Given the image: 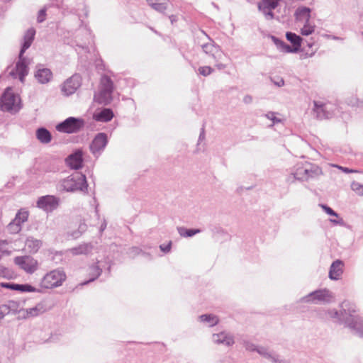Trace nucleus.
I'll return each mask as SVG.
<instances>
[{
    "label": "nucleus",
    "mask_w": 363,
    "mask_h": 363,
    "mask_svg": "<svg viewBox=\"0 0 363 363\" xmlns=\"http://www.w3.org/2000/svg\"><path fill=\"white\" fill-rule=\"evenodd\" d=\"M340 307V311L330 309L325 311L326 318L344 323L354 335L362 337L363 318L358 313L356 305L350 301H344Z\"/></svg>",
    "instance_id": "obj_1"
},
{
    "label": "nucleus",
    "mask_w": 363,
    "mask_h": 363,
    "mask_svg": "<svg viewBox=\"0 0 363 363\" xmlns=\"http://www.w3.org/2000/svg\"><path fill=\"white\" fill-rule=\"evenodd\" d=\"M57 189L60 192L82 191L88 193V184L86 176L80 172H75L61 179L57 184Z\"/></svg>",
    "instance_id": "obj_2"
},
{
    "label": "nucleus",
    "mask_w": 363,
    "mask_h": 363,
    "mask_svg": "<svg viewBox=\"0 0 363 363\" xmlns=\"http://www.w3.org/2000/svg\"><path fill=\"white\" fill-rule=\"evenodd\" d=\"M113 91V82L111 79L104 75L101 79L99 91L98 94H94L96 102L103 105L111 104L113 100L112 94Z\"/></svg>",
    "instance_id": "obj_3"
},
{
    "label": "nucleus",
    "mask_w": 363,
    "mask_h": 363,
    "mask_svg": "<svg viewBox=\"0 0 363 363\" xmlns=\"http://www.w3.org/2000/svg\"><path fill=\"white\" fill-rule=\"evenodd\" d=\"M0 106L2 111L10 113H16L21 109L20 97L13 92L12 88L5 89L0 99Z\"/></svg>",
    "instance_id": "obj_4"
},
{
    "label": "nucleus",
    "mask_w": 363,
    "mask_h": 363,
    "mask_svg": "<svg viewBox=\"0 0 363 363\" xmlns=\"http://www.w3.org/2000/svg\"><path fill=\"white\" fill-rule=\"evenodd\" d=\"M66 274L61 269H56L47 273L41 279L40 286L45 289L56 288L66 279Z\"/></svg>",
    "instance_id": "obj_5"
},
{
    "label": "nucleus",
    "mask_w": 363,
    "mask_h": 363,
    "mask_svg": "<svg viewBox=\"0 0 363 363\" xmlns=\"http://www.w3.org/2000/svg\"><path fill=\"white\" fill-rule=\"evenodd\" d=\"M333 298L334 295L332 291L327 289H321L309 293L301 300L304 303L318 304L330 303Z\"/></svg>",
    "instance_id": "obj_6"
},
{
    "label": "nucleus",
    "mask_w": 363,
    "mask_h": 363,
    "mask_svg": "<svg viewBox=\"0 0 363 363\" xmlns=\"http://www.w3.org/2000/svg\"><path fill=\"white\" fill-rule=\"evenodd\" d=\"M84 119L75 117H69L56 125V130L60 133H76L84 126Z\"/></svg>",
    "instance_id": "obj_7"
},
{
    "label": "nucleus",
    "mask_w": 363,
    "mask_h": 363,
    "mask_svg": "<svg viewBox=\"0 0 363 363\" xmlns=\"http://www.w3.org/2000/svg\"><path fill=\"white\" fill-rule=\"evenodd\" d=\"M30 60L25 57L24 55L18 54V59L16 63L15 67L11 70L9 74L14 79H18L21 82L23 83L26 77L28 74V65Z\"/></svg>",
    "instance_id": "obj_8"
},
{
    "label": "nucleus",
    "mask_w": 363,
    "mask_h": 363,
    "mask_svg": "<svg viewBox=\"0 0 363 363\" xmlns=\"http://www.w3.org/2000/svg\"><path fill=\"white\" fill-rule=\"evenodd\" d=\"M313 112L318 119L323 120L332 118L335 114L337 107L331 103H323L314 101Z\"/></svg>",
    "instance_id": "obj_9"
},
{
    "label": "nucleus",
    "mask_w": 363,
    "mask_h": 363,
    "mask_svg": "<svg viewBox=\"0 0 363 363\" xmlns=\"http://www.w3.org/2000/svg\"><path fill=\"white\" fill-rule=\"evenodd\" d=\"M108 142L106 133H97L89 145V149L92 155L96 158L99 157L104 152Z\"/></svg>",
    "instance_id": "obj_10"
},
{
    "label": "nucleus",
    "mask_w": 363,
    "mask_h": 363,
    "mask_svg": "<svg viewBox=\"0 0 363 363\" xmlns=\"http://www.w3.org/2000/svg\"><path fill=\"white\" fill-rule=\"evenodd\" d=\"M14 263L28 274L34 273L38 267V261L30 256L16 257Z\"/></svg>",
    "instance_id": "obj_11"
},
{
    "label": "nucleus",
    "mask_w": 363,
    "mask_h": 363,
    "mask_svg": "<svg viewBox=\"0 0 363 363\" xmlns=\"http://www.w3.org/2000/svg\"><path fill=\"white\" fill-rule=\"evenodd\" d=\"M81 84V76L78 74H74L62 84L61 91L65 96H68L75 93Z\"/></svg>",
    "instance_id": "obj_12"
},
{
    "label": "nucleus",
    "mask_w": 363,
    "mask_h": 363,
    "mask_svg": "<svg viewBox=\"0 0 363 363\" xmlns=\"http://www.w3.org/2000/svg\"><path fill=\"white\" fill-rule=\"evenodd\" d=\"M281 0H260L257 4V8L267 20H272L274 18L273 10L275 9Z\"/></svg>",
    "instance_id": "obj_13"
},
{
    "label": "nucleus",
    "mask_w": 363,
    "mask_h": 363,
    "mask_svg": "<svg viewBox=\"0 0 363 363\" xmlns=\"http://www.w3.org/2000/svg\"><path fill=\"white\" fill-rule=\"evenodd\" d=\"M59 202V198L52 195H46L38 199L37 206L45 211L51 212L57 208Z\"/></svg>",
    "instance_id": "obj_14"
},
{
    "label": "nucleus",
    "mask_w": 363,
    "mask_h": 363,
    "mask_svg": "<svg viewBox=\"0 0 363 363\" xmlns=\"http://www.w3.org/2000/svg\"><path fill=\"white\" fill-rule=\"evenodd\" d=\"M35 78L38 82L41 84H48L52 79V72L50 69L45 68L41 65H38L36 66Z\"/></svg>",
    "instance_id": "obj_15"
},
{
    "label": "nucleus",
    "mask_w": 363,
    "mask_h": 363,
    "mask_svg": "<svg viewBox=\"0 0 363 363\" xmlns=\"http://www.w3.org/2000/svg\"><path fill=\"white\" fill-rule=\"evenodd\" d=\"M212 340L216 344L227 347L232 346L235 343L233 335L225 331L213 334Z\"/></svg>",
    "instance_id": "obj_16"
},
{
    "label": "nucleus",
    "mask_w": 363,
    "mask_h": 363,
    "mask_svg": "<svg viewBox=\"0 0 363 363\" xmlns=\"http://www.w3.org/2000/svg\"><path fill=\"white\" fill-rule=\"evenodd\" d=\"M66 162L72 169H79L83 164V152L81 150H77L72 154L69 155L66 159Z\"/></svg>",
    "instance_id": "obj_17"
},
{
    "label": "nucleus",
    "mask_w": 363,
    "mask_h": 363,
    "mask_svg": "<svg viewBox=\"0 0 363 363\" xmlns=\"http://www.w3.org/2000/svg\"><path fill=\"white\" fill-rule=\"evenodd\" d=\"M104 267V262L101 261H98L97 262L90 265L88 269V274L90 278L87 281L82 283V285H86L96 279L101 274Z\"/></svg>",
    "instance_id": "obj_18"
},
{
    "label": "nucleus",
    "mask_w": 363,
    "mask_h": 363,
    "mask_svg": "<svg viewBox=\"0 0 363 363\" xmlns=\"http://www.w3.org/2000/svg\"><path fill=\"white\" fill-rule=\"evenodd\" d=\"M202 50L204 53L211 57L213 59L220 58L222 52L220 47L214 43L213 41H210L201 45Z\"/></svg>",
    "instance_id": "obj_19"
},
{
    "label": "nucleus",
    "mask_w": 363,
    "mask_h": 363,
    "mask_svg": "<svg viewBox=\"0 0 363 363\" xmlns=\"http://www.w3.org/2000/svg\"><path fill=\"white\" fill-rule=\"evenodd\" d=\"M305 172L304 180L313 179L322 174V169L315 164L306 162V167L303 169Z\"/></svg>",
    "instance_id": "obj_20"
},
{
    "label": "nucleus",
    "mask_w": 363,
    "mask_h": 363,
    "mask_svg": "<svg viewBox=\"0 0 363 363\" xmlns=\"http://www.w3.org/2000/svg\"><path fill=\"white\" fill-rule=\"evenodd\" d=\"M35 35V30L33 28L28 29L23 35V43L19 54L24 55L25 52L30 47Z\"/></svg>",
    "instance_id": "obj_21"
},
{
    "label": "nucleus",
    "mask_w": 363,
    "mask_h": 363,
    "mask_svg": "<svg viewBox=\"0 0 363 363\" xmlns=\"http://www.w3.org/2000/svg\"><path fill=\"white\" fill-rule=\"evenodd\" d=\"M344 263L342 260L334 261L329 270V278L332 280H338L343 273Z\"/></svg>",
    "instance_id": "obj_22"
},
{
    "label": "nucleus",
    "mask_w": 363,
    "mask_h": 363,
    "mask_svg": "<svg viewBox=\"0 0 363 363\" xmlns=\"http://www.w3.org/2000/svg\"><path fill=\"white\" fill-rule=\"evenodd\" d=\"M306 167V162L305 163H303V162H299V163H297L291 173V175L289 176V177L287 178V181L289 182H293L294 180H301V181H304V177H305V172H303V169H305Z\"/></svg>",
    "instance_id": "obj_23"
},
{
    "label": "nucleus",
    "mask_w": 363,
    "mask_h": 363,
    "mask_svg": "<svg viewBox=\"0 0 363 363\" xmlns=\"http://www.w3.org/2000/svg\"><path fill=\"white\" fill-rule=\"evenodd\" d=\"M114 114L111 108H104L94 114V119L99 122H108L113 118Z\"/></svg>",
    "instance_id": "obj_24"
},
{
    "label": "nucleus",
    "mask_w": 363,
    "mask_h": 363,
    "mask_svg": "<svg viewBox=\"0 0 363 363\" xmlns=\"http://www.w3.org/2000/svg\"><path fill=\"white\" fill-rule=\"evenodd\" d=\"M311 9L306 6H299L296 9L294 16L296 21H308L311 19Z\"/></svg>",
    "instance_id": "obj_25"
},
{
    "label": "nucleus",
    "mask_w": 363,
    "mask_h": 363,
    "mask_svg": "<svg viewBox=\"0 0 363 363\" xmlns=\"http://www.w3.org/2000/svg\"><path fill=\"white\" fill-rule=\"evenodd\" d=\"M36 138L41 143L44 144L49 143L52 140V135L50 132L43 127L37 129Z\"/></svg>",
    "instance_id": "obj_26"
},
{
    "label": "nucleus",
    "mask_w": 363,
    "mask_h": 363,
    "mask_svg": "<svg viewBox=\"0 0 363 363\" xmlns=\"http://www.w3.org/2000/svg\"><path fill=\"white\" fill-rule=\"evenodd\" d=\"M93 249L91 243H83L77 247L70 249V252L74 255H87Z\"/></svg>",
    "instance_id": "obj_27"
},
{
    "label": "nucleus",
    "mask_w": 363,
    "mask_h": 363,
    "mask_svg": "<svg viewBox=\"0 0 363 363\" xmlns=\"http://www.w3.org/2000/svg\"><path fill=\"white\" fill-rule=\"evenodd\" d=\"M286 38L294 47V50L298 51L301 46L302 38L299 35L292 32H287Z\"/></svg>",
    "instance_id": "obj_28"
},
{
    "label": "nucleus",
    "mask_w": 363,
    "mask_h": 363,
    "mask_svg": "<svg viewBox=\"0 0 363 363\" xmlns=\"http://www.w3.org/2000/svg\"><path fill=\"white\" fill-rule=\"evenodd\" d=\"M201 322L206 323L209 327L217 325L219 322L218 318L213 314H203L199 317Z\"/></svg>",
    "instance_id": "obj_29"
},
{
    "label": "nucleus",
    "mask_w": 363,
    "mask_h": 363,
    "mask_svg": "<svg viewBox=\"0 0 363 363\" xmlns=\"http://www.w3.org/2000/svg\"><path fill=\"white\" fill-rule=\"evenodd\" d=\"M42 305L38 304L35 307L21 310L20 312L23 313V318H27L38 315L42 312Z\"/></svg>",
    "instance_id": "obj_30"
},
{
    "label": "nucleus",
    "mask_w": 363,
    "mask_h": 363,
    "mask_svg": "<svg viewBox=\"0 0 363 363\" xmlns=\"http://www.w3.org/2000/svg\"><path fill=\"white\" fill-rule=\"evenodd\" d=\"M42 242L40 240L29 237L26 240V246L30 252H36L41 247Z\"/></svg>",
    "instance_id": "obj_31"
},
{
    "label": "nucleus",
    "mask_w": 363,
    "mask_h": 363,
    "mask_svg": "<svg viewBox=\"0 0 363 363\" xmlns=\"http://www.w3.org/2000/svg\"><path fill=\"white\" fill-rule=\"evenodd\" d=\"M177 231L180 236L184 238L192 237L197 233L201 232L200 229H194V228H186L184 227H178Z\"/></svg>",
    "instance_id": "obj_32"
},
{
    "label": "nucleus",
    "mask_w": 363,
    "mask_h": 363,
    "mask_svg": "<svg viewBox=\"0 0 363 363\" xmlns=\"http://www.w3.org/2000/svg\"><path fill=\"white\" fill-rule=\"evenodd\" d=\"M315 25L310 21H305L303 28L301 29V33L303 35L308 36L315 31Z\"/></svg>",
    "instance_id": "obj_33"
},
{
    "label": "nucleus",
    "mask_w": 363,
    "mask_h": 363,
    "mask_svg": "<svg viewBox=\"0 0 363 363\" xmlns=\"http://www.w3.org/2000/svg\"><path fill=\"white\" fill-rule=\"evenodd\" d=\"M147 1L148 2L149 5L153 9H155V11H157L158 12L163 13L167 8V5L166 3H157V2L152 1V0H147Z\"/></svg>",
    "instance_id": "obj_34"
},
{
    "label": "nucleus",
    "mask_w": 363,
    "mask_h": 363,
    "mask_svg": "<svg viewBox=\"0 0 363 363\" xmlns=\"http://www.w3.org/2000/svg\"><path fill=\"white\" fill-rule=\"evenodd\" d=\"M17 291L21 292H39L40 290L28 284H18Z\"/></svg>",
    "instance_id": "obj_35"
},
{
    "label": "nucleus",
    "mask_w": 363,
    "mask_h": 363,
    "mask_svg": "<svg viewBox=\"0 0 363 363\" xmlns=\"http://www.w3.org/2000/svg\"><path fill=\"white\" fill-rule=\"evenodd\" d=\"M28 211L24 208L19 210L16 214V218L22 224L27 221L28 218Z\"/></svg>",
    "instance_id": "obj_36"
},
{
    "label": "nucleus",
    "mask_w": 363,
    "mask_h": 363,
    "mask_svg": "<svg viewBox=\"0 0 363 363\" xmlns=\"http://www.w3.org/2000/svg\"><path fill=\"white\" fill-rule=\"evenodd\" d=\"M22 226L18 224H16L13 221H11L7 226L8 231L11 234H16L21 230Z\"/></svg>",
    "instance_id": "obj_37"
},
{
    "label": "nucleus",
    "mask_w": 363,
    "mask_h": 363,
    "mask_svg": "<svg viewBox=\"0 0 363 363\" xmlns=\"http://www.w3.org/2000/svg\"><path fill=\"white\" fill-rule=\"evenodd\" d=\"M351 189H352V191H354L358 195H360V196L363 195V184H361L357 182H353L351 184Z\"/></svg>",
    "instance_id": "obj_38"
},
{
    "label": "nucleus",
    "mask_w": 363,
    "mask_h": 363,
    "mask_svg": "<svg viewBox=\"0 0 363 363\" xmlns=\"http://www.w3.org/2000/svg\"><path fill=\"white\" fill-rule=\"evenodd\" d=\"M243 346L245 347V350L249 352H257V347L259 345H257L254 344L253 342L248 341V340H244L243 341Z\"/></svg>",
    "instance_id": "obj_39"
},
{
    "label": "nucleus",
    "mask_w": 363,
    "mask_h": 363,
    "mask_svg": "<svg viewBox=\"0 0 363 363\" xmlns=\"http://www.w3.org/2000/svg\"><path fill=\"white\" fill-rule=\"evenodd\" d=\"M256 352L264 358L268 359L272 352L269 351L267 347L259 345Z\"/></svg>",
    "instance_id": "obj_40"
},
{
    "label": "nucleus",
    "mask_w": 363,
    "mask_h": 363,
    "mask_svg": "<svg viewBox=\"0 0 363 363\" xmlns=\"http://www.w3.org/2000/svg\"><path fill=\"white\" fill-rule=\"evenodd\" d=\"M214 69L209 66H203L199 68L200 74L207 77L213 72Z\"/></svg>",
    "instance_id": "obj_41"
},
{
    "label": "nucleus",
    "mask_w": 363,
    "mask_h": 363,
    "mask_svg": "<svg viewBox=\"0 0 363 363\" xmlns=\"http://www.w3.org/2000/svg\"><path fill=\"white\" fill-rule=\"evenodd\" d=\"M267 359L271 360L273 363H286L285 359H281L279 354L273 352L270 353V357Z\"/></svg>",
    "instance_id": "obj_42"
},
{
    "label": "nucleus",
    "mask_w": 363,
    "mask_h": 363,
    "mask_svg": "<svg viewBox=\"0 0 363 363\" xmlns=\"http://www.w3.org/2000/svg\"><path fill=\"white\" fill-rule=\"evenodd\" d=\"M347 103L352 106H357L363 108V101H359L356 97H352L347 101Z\"/></svg>",
    "instance_id": "obj_43"
},
{
    "label": "nucleus",
    "mask_w": 363,
    "mask_h": 363,
    "mask_svg": "<svg viewBox=\"0 0 363 363\" xmlns=\"http://www.w3.org/2000/svg\"><path fill=\"white\" fill-rule=\"evenodd\" d=\"M272 40L277 49L281 52L286 43L274 35L272 36Z\"/></svg>",
    "instance_id": "obj_44"
},
{
    "label": "nucleus",
    "mask_w": 363,
    "mask_h": 363,
    "mask_svg": "<svg viewBox=\"0 0 363 363\" xmlns=\"http://www.w3.org/2000/svg\"><path fill=\"white\" fill-rule=\"evenodd\" d=\"M272 40L277 49L281 52L286 43L274 35L272 36Z\"/></svg>",
    "instance_id": "obj_45"
},
{
    "label": "nucleus",
    "mask_w": 363,
    "mask_h": 363,
    "mask_svg": "<svg viewBox=\"0 0 363 363\" xmlns=\"http://www.w3.org/2000/svg\"><path fill=\"white\" fill-rule=\"evenodd\" d=\"M272 40L277 49L281 52L286 43L274 35L272 36Z\"/></svg>",
    "instance_id": "obj_46"
},
{
    "label": "nucleus",
    "mask_w": 363,
    "mask_h": 363,
    "mask_svg": "<svg viewBox=\"0 0 363 363\" xmlns=\"http://www.w3.org/2000/svg\"><path fill=\"white\" fill-rule=\"evenodd\" d=\"M272 40L277 49L281 52L286 43L274 35L272 36Z\"/></svg>",
    "instance_id": "obj_47"
},
{
    "label": "nucleus",
    "mask_w": 363,
    "mask_h": 363,
    "mask_svg": "<svg viewBox=\"0 0 363 363\" xmlns=\"http://www.w3.org/2000/svg\"><path fill=\"white\" fill-rule=\"evenodd\" d=\"M18 284L13 283V282H1L0 283V286L2 288H5V289L13 290V291H17Z\"/></svg>",
    "instance_id": "obj_48"
},
{
    "label": "nucleus",
    "mask_w": 363,
    "mask_h": 363,
    "mask_svg": "<svg viewBox=\"0 0 363 363\" xmlns=\"http://www.w3.org/2000/svg\"><path fill=\"white\" fill-rule=\"evenodd\" d=\"M320 206L327 214L338 218V214L328 206L325 204H320Z\"/></svg>",
    "instance_id": "obj_49"
},
{
    "label": "nucleus",
    "mask_w": 363,
    "mask_h": 363,
    "mask_svg": "<svg viewBox=\"0 0 363 363\" xmlns=\"http://www.w3.org/2000/svg\"><path fill=\"white\" fill-rule=\"evenodd\" d=\"M46 6H45L44 8L41 9L39 11H38V17H37V21L38 23H43V21H45V16H46Z\"/></svg>",
    "instance_id": "obj_50"
},
{
    "label": "nucleus",
    "mask_w": 363,
    "mask_h": 363,
    "mask_svg": "<svg viewBox=\"0 0 363 363\" xmlns=\"http://www.w3.org/2000/svg\"><path fill=\"white\" fill-rule=\"evenodd\" d=\"M265 117L271 120L273 122V125L281 122V119L275 116L274 112H268L267 114H265Z\"/></svg>",
    "instance_id": "obj_51"
},
{
    "label": "nucleus",
    "mask_w": 363,
    "mask_h": 363,
    "mask_svg": "<svg viewBox=\"0 0 363 363\" xmlns=\"http://www.w3.org/2000/svg\"><path fill=\"white\" fill-rule=\"evenodd\" d=\"M271 81L278 87H281L284 85V80L281 77L271 78Z\"/></svg>",
    "instance_id": "obj_52"
},
{
    "label": "nucleus",
    "mask_w": 363,
    "mask_h": 363,
    "mask_svg": "<svg viewBox=\"0 0 363 363\" xmlns=\"http://www.w3.org/2000/svg\"><path fill=\"white\" fill-rule=\"evenodd\" d=\"M172 244V241H169L167 245H160V248L164 253H169L171 251Z\"/></svg>",
    "instance_id": "obj_53"
},
{
    "label": "nucleus",
    "mask_w": 363,
    "mask_h": 363,
    "mask_svg": "<svg viewBox=\"0 0 363 363\" xmlns=\"http://www.w3.org/2000/svg\"><path fill=\"white\" fill-rule=\"evenodd\" d=\"M281 52H284L286 53H292V52H297L298 51L294 50L293 46H290L289 45L286 43L285 45L284 46V48L281 50Z\"/></svg>",
    "instance_id": "obj_54"
},
{
    "label": "nucleus",
    "mask_w": 363,
    "mask_h": 363,
    "mask_svg": "<svg viewBox=\"0 0 363 363\" xmlns=\"http://www.w3.org/2000/svg\"><path fill=\"white\" fill-rule=\"evenodd\" d=\"M0 275H1L4 277L9 278V269L0 265Z\"/></svg>",
    "instance_id": "obj_55"
},
{
    "label": "nucleus",
    "mask_w": 363,
    "mask_h": 363,
    "mask_svg": "<svg viewBox=\"0 0 363 363\" xmlns=\"http://www.w3.org/2000/svg\"><path fill=\"white\" fill-rule=\"evenodd\" d=\"M220 58H217V59H213L214 61H215V66L216 67L219 69V70H222V69H224L225 67H226V65L223 64V63H221V62H218V60Z\"/></svg>",
    "instance_id": "obj_56"
},
{
    "label": "nucleus",
    "mask_w": 363,
    "mask_h": 363,
    "mask_svg": "<svg viewBox=\"0 0 363 363\" xmlns=\"http://www.w3.org/2000/svg\"><path fill=\"white\" fill-rule=\"evenodd\" d=\"M331 223H333V224L335 225H344L345 224V221L342 218H338V219H330V220Z\"/></svg>",
    "instance_id": "obj_57"
},
{
    "label": "nucleus",
    "mask_w": 363,
    "mask_h": 363,
    "mask_svg": "<svg viewBox=\"0 0 363 363\" xmlns=\"http://www.w3.org/2000/svg\"><path fill=\"white\" fill-rule=\"evenodd\" d=\"M335 167H337L339 169H341L345 173H352L356 172L355 170L349 169L348 167H345L339 165H335Z\"/></svg>",
    "instance_id": "obj_58"
},
{
    "label": "nucleus",
    "mask_w": 363,
    "mask_h": 363,
    "mask_svg": "<svg viewBox=\"0 0 363 363\" xmlns=\"http://www.w3.org/2000/svg\"><path fill=\"white\" fill-rule=\"evenodd\" d=\"M243 102L246 104H251L252 102V96L250 95H245L243 97Z\"/></svg>",
    "instance_id": "obj_59"
},
{
    "label": "nucleus",
    "mask_w": 363,
    "mask_h": 363,
    "mask_svg": "<svg viewBox=\"0 0 363 363\" xmlns=\"http://www.w3.org/2000/svg\"><path fill=\"white\" fill-rule=\"evenodd\" d=\"M18 307V303L14 301H11L9 302V308H13V309H17Z\"/></svg>",
    "instance_id": "obj_60"
},
{
    "label": "nucleus",
    "mask_w": 363,
    "mask_h": 363,
    "mask_svg": "<svg viewBox=\"0 0 363 363\" xmlns=\"http://www.w3.org/2000/svg\"><path fill=\"white\" fill-rule=\"evenodd\" d=\"M168 18L170 20L172 25H174V23L178 21V18L175 15H170Z\"/></svg>",
    "instance_id": "obj_61"
},
{
    "label": "nucleus",
    "mask_w": 363,
    "mask_h": 363,
    "mask_svg": "<svg viewBox=\"0 0 363 363\" xmlns=\"http://www.w3.org/2000/svg\"><path fill=\"white\" fill-rule=\"evenodd\" d=\"M7 308L5 306L0 307V320L4 317Z\"/></svg>",
    "instance_id": "obj_62"
},
{
    "label": "nucleus",
    "mask_w": 363,
    "mask_h": 363,
    "mask_svg": "<svg viewBox=\"0 0 363 363\" xmlns=\"http://www.w3.org/2000/svg\"><path fill=\"white\" fill-rule=\"evenodd\" d=\"M204 138H205V130H204V128H202L201 133L199 134V141H202Z\"/></svg>",
    "instance_id": "obj_63"
},
{
    "label": "nucleus",
    "mask_w": 363,
    "mask_h": 363,
    "mask_svg": "<svg viewBox=\"0 0 363 363\" xmlns=\"http://www.w3.org/2000/svg\"><path fill=\"white\" fill-rule=\"evenodd\" d=\"M51 1L52 6H59L60 4L62 2V0H50Z\"/></svg>",
    "instance_id": "obj_64"
}]
</instances>
